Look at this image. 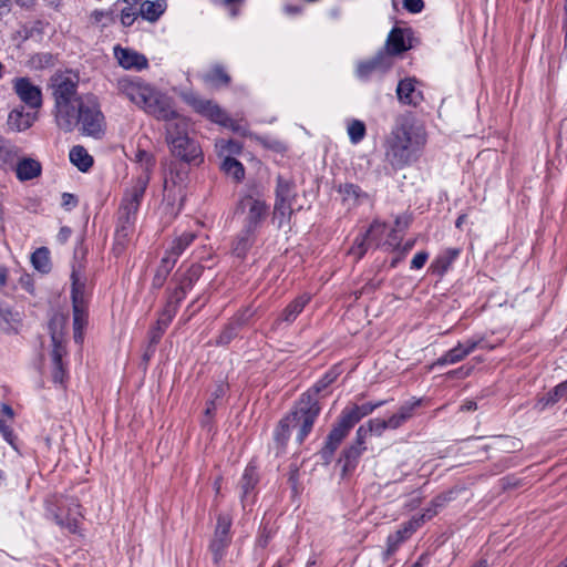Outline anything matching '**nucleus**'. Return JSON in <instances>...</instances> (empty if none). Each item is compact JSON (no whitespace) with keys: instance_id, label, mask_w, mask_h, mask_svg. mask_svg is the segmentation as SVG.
Returning a JSON list of instances; mask_svg holds the SVG:
<instances>
[{"instance_id":"774afa93","label":"nucleus","mask_w":567,"mask_h":567,"mask_svg":"<svg viewBox=\"0 0 567 567\" xmlns=\"http://www.w3.org/2000/svg\"><path fill=\"white\" fill-rule=\"evenodd\" d=\"M64 374H65V372H64L63 363H60V364L53 363L52 378H53L54 382L62 383L64 380Z\"/></svg>"},{"instance_id":"e2e57ef3","label":"nucleus","mask_w":567,"mask_h":567,"mask_svg":"<svg viewBox=\"0 0 567 567\" xmlns=\"http://www.w3.org/2000/svg\"><path fill=\"white\" fill-rule=\"evenodd\" d=\"M403 7L411 13H419L424 8L423 0H403Z\"/></svg>"},{"instance_id":"0eeeda50","label":"nucleus","mask_w":567,"mask_h":567,"mask_svg":"<svg viewBox=\"0 0 567 567\" xmlns=\"http://www.w3.org/2000/svg\"><path fill=\"white\" fill-rule=\"evenodd\" d=\"M72 279V305H73V337L76 343H82L84 329L89 321V299L85 292V282L79 270L73 268Z\"/></svg>"},{"instance_id":"de8ad7c7","label":"nucleus","mask_w":567,"mask_h":567,"mask_svg":"<svg viewBox=\"0 0 567 567\" xmlns=\"http://www.w3.org/2000/svg\"><path fill=\"white\" fill-rule=\"evenodd\" d=\"M221 168L225 171V173L231 175L236 181H241L244 178L245 169L243 164L231 156L225 157L221 164Z\"/></svg>"},{"instance_id":"f704fd0d","label":"nucleus","mask_w":567,"mask_h":567,"mask_svg":"<svg viewBox=\"0 0 567 567\" xmlns=\"http://www.w3.org/2000/svg\"><path fill=\"white\" fill-rule=\"evenodd\" d=\"M259 481L257 468L255 465L249 464L241 476L239 486L241 489V501L244 502L249 493L255 488Z\"/></svg>"},{"instance_id":"f8f14e48","label":"nucleus","mask_w":567,"mask_h":567,"mask_svg":"<svg viewBox=\"0 0 567 567\" xmlns=\"http://www.w3.org/2000/svg\"><path fill=\"white\" fill-rule=\"evenodd\" d=\"M230 516L224 514L218 515L214 537L209 545V550L213 555V560L215 564H219L223 560L226 554V549L230 544Z\"/></svg>"},{"instance_id":"aec40b11","label":"nucleus","mask_w":567,"mask_h":567,"mask_svg":"<svg viewBox=\"0 0 567 567\" xmlns=\"http://www.w3.org/2000/svg\"><path fill=\"white\" fill-rule=\"evenodd\" d=\"M114 56L118 64L126 70L134 69L141 71L146 69L148 65V61L145 55L132 49L122 48L120 45L114 48Z\"/></svg>"},{"instance_id":"7ed1b4c3","label":"nucleus","mask_w":567,"mask_h":567,"mask_svg":"<svg viewBox=\"0 0 567 567\" xmlns=\"http://www.w3.org/2000/svg\"><path fill=\"white\" fill-rule=\"evenodd\" d=\"M79 78L71 72H60L52 75L50 89L54 100L53 114L56 122L65 124L71 122V112L82 101L83 95L78 94Z\"/></svg>"},{"instance_id":"b1692460","label":"nucleus","mask_w":567,"mask_h":567,"mask_svg":"<svg viewBox=\"0 0 567 567\" xmlns=\"http://www.w3.org/2000/svg\"><path fill=\"white\" fill-rule=\"evenodd\" d=\"M13 171L18 181L28 182L38 178L42 174V165L35 158L19 156Z\"/></svg>"},{"instance_id":"0e129e2a","label":"nucleus","mask_w":567,"mask_h":567,"mask_svg":"<svg viewBox=\"0 0 567 567\" xmlns=\"http://www.w3.org/2000/svg\"><path fill=\"white\" fill-rule=\"evenodd\" d=\"M429 258V254L426 251H420L414 255V257L411 260V268L412 269H421L426 260Z\"/></svg>"},{"instance_id":"c9c22d12","label":"nucleus","mask_w":567,"mask_h":567,"mask_svg":"<svg viewBox=\"0 0 567 567\" xmlns=\"http://www.w3.org/2000/svg\"><path fill=\"white\" fill-rule=\"evenodd\" d=\"M148 181V176H138L131 188L125 192L123 199L140 205L146 190Z\"/></svg>"},{"instance_id":"c03bdc74","label":"nucleus","mask_w":567,"mask_h":567,"mask_svg":"<svg viewBox=\"0 0 567 567\" xmlns=\"http://www.w3.org/2000/svg\"><path fill=\"white\" fill-rule=\"evenodd\" d=\"M134 161L140 165L142 169V174L140 176L150 177V173L152 172L155 164L154 156L145 150L137 148L134 155Z\"/></svg>"},{"instance_id":"4468645a","label":"nucleus","mask_w":567,"mask_h":567,"mask_svg":"<svg viewBox=\"0 0 567 567\" xmlns=\"http://www.w3.org/2000/svg\"><path fill=\"white\" fill-rule=\"evenodd\" d=\"M13 90L19 99L30 109L39 110L42 106L41 89L33 84L29 78L14 79Z\"/></svg>"},{"instance_id":"338daca9","label":"nucleus","mask_w":567,"mask_h":567,"mask_svg":"<svg viewBox=\"0 0 567 567\" xmlns=\"http://www.w3.org/2000/svg\"><path fill=\"white\" fill-rule=\"evenodd\" d=\"M138 208H140V205L122 199V205H121L120 212L122 214L136 216Z\"/></svg>"},{"instance_id":"9d476101","label":"nucleus","mask_w":567,"mask_h":567,"mask_svg":"<svg viewBox=\"0 0 567 567\" xmlns=\"http://www.w3.org/2000/svg\"><path fill=\"white\" fill-rule=\"evenodd\" d=\"M239 209L245 213L244 228L257 233L268 215V205L260 197L244 196L239 202Z\"/></svg>"},{"instance_id":"6ab92c4d","label":"nucleus","mask_w":567,"mask_h":567,"mask_svg":"<svg viewBox=\"0 0 567 567\" xmlns=\"http://www.w3.org/2000/svg\"><path fill=\"white\" fill-rule=\"evenodd\" d=\"M38 116L35 112L25 111L24 106H17L12 109L7 118V127L10 132H24L29 130Z\"/></svg>"},{"instance_id":"69168bd1","label":"nucleus","mask_w":567,"mask_h":567,"mask_svg":"<svg viewBox=\"0 0 567 567\" xmlns=\"http://www.w3.org/2000/svg\"><path fill=\"white\" fill-rule=\"evenodd\" d=\"M370 435V429L361 425L355 433V445L364 446L365 439Z\"/></svg>"},{"instance_id":"5fc2aeb1","label":"nucleus","mask_w":567,"mask_h":567,"mask_svg":"<svg viewBox=\"0 0 567 567\" xmlns=\"http://www.w3.org/2000/svg\"><path fill=\"white\" fill-rule=\"evenodd\" d=\"M11 421H8L6 419H2V415L0 414V433L2 434L3 439L16 450L18 451V444H17V436L13 433V430L10 425Z\"/></svg>"},{"instance_id":"09e8293b","label":"nucleus","mask_w":567,"mask_h":567,"mask_svg":"<svg viewBox=\"0 0 567 567\" xmlns=\"http://www.w3.org/2000/svg\"><path fill=\"white\" fill-rule=\"evenodd\" d=\"M339 192L343 195L344 200H352L353 204L359 203L362 198H367V194L354 184L341 185Z\"/></svg>"},{"instance_id":"bb28decb","label":"nucleus","mask_w":567,"mask_h":567,"mask_svg":"<svg viewBox=\"0 0 567 567\" xmlns=\"http://www.w3.org/2000/svg\"><path fill=\"white\" fill-rule=\"evenodd\" d=\"M166 9V0H146L141 3L140 14L148 22H156L164 14Z\"/></svg>"},{"instance_id":"f3484780","label":"nucleus","mask_w":567,"mask_h":567,"mask_svg":"<svg viewBox=\"0 0 567 567\" xmlns=\"http://www.w3.org/2000/svg\"><path fill=\"white\" fill-rule=\"evenodd\" d=\"M393 64V60L388 53L380 51L368 61L360 62L357 66V75L361 80H368L373 74L386 72Z\"/></svg>"},{"instance_id":"680f3d73","label":"nucleus","mask_w":567,"mask_h":567,"mask_svg":"<svg viewBox=\"0 0 567 567\" xmlns=\"http://www.w3.org/2000/svg\"><path fill=\"white\" fill-rule=\"evenodd\" d=\"M411 224V217L409 215H400L395 218L393 233L405 231Z\"/></svg>"},{"instance_id":"a19ab883","label":"nucleus","mask_w":567,"mask_h":567,"mask_svg":"<svg viewBox=\"0 0 567 567\" xmlns=\"http://www.w3.org/2000/svg\"><path fill=\"white\" fill-rule=\"evenodd\" d=\"M33 267L42 274H47L51 269L50 251L47 247L38 248L31 256Z\"/></svg>"},{"instance_id":"393cba45","label":"nucleus","mask_w":567,"mask_h":567,"mask_svg":"<svg viewBox=\"0 0 567 567\" xmlns=\"http://www.w3.org/2000/svg\"><path fill=\"white\" fill-rule=\"evenodd\" d=\"M196 237L197 235L194 231H184L179 236L175 237L168 249L165 251V257L173 259L176 264L178 257L193 244Z\"/></svg>"},{"instance_id":"cd10ccee","label":"nucleus","mask_w":567,"mask_h":567,"mask_svg":"<svg viewBox=\"0 0 567 567\" xmlns=\"http://www.w3.org/2000/svg\"><path fill=\"white\" fill-rule=\"evenodd\" d=\"M420 404L421 400H413L400 406L399 411L388 419V425H390V429H399L408 422L413 416L414 410L420 406Z\"/></svg>"},{"instance_id":"e433bc0d","label":"nucleus","mask_w":567,"mask_h":567,"mask_svg":"<svg viewBox=\"0 0 567 567\" xmlns=\"http://www.w3.org/2000/svg\"><path fill=\"white\" fill-rule=\"evenodd\" d=\"M203 80L207 84L219 87L228 85L230 82V76L221 65L216 64L203 75Z\"/></svg>"},{"instance_id":"13d9d810","label":"nucleus","mask_w":567,"mask_h":567,"mask_svg":"<svg viewBox=\"0 0 567 567\" xmlns=\"http://www.w3.org/2000/svg\"><path fill=\"white\" fill-rule=\"evenodd\" d=\"M365 426L370 429V434L374 433L377 435H381L386 429H390L388 420L382 419H372L368 421Z\"/></svg>"},{"instance_id":"423d86ee","label":"nucleus","mask_w":567,"mask_h":567,"mask_svg":"<svg viewBox=\"0 0 567 567\" xmlns=\"http://www.w3.org/2000/svg\"><path fill=\"white\" fill-rule=\"evenodd\" d=\"M47 512L54 522L75 533L82 518L79 499L68 495H54L47 501Z\"/></svg>"},{"instance_id":"052dcab7","label":"nucleus","mask_w":567,"mask_h":567,"mask_svg":"<svg viewBox=\"0 0 567 567\" xmlns=\"http://www.w3.org/2000/svg\"><path fill=\"white\" fill-rule=\"evenodd\" d=\"M385 402L379 401L377 403H364L361 405L354 404L353 408L355 409L357 413L360 415V419L371 414L375 409L382 406Z\"/></svg>"},{"instance_id":"2f4dec72","label":"nucleus","mask_w":567,"mask_h":567,"mask_svg":"<svg viewBox=\"0 0 567 567\" xmlns=\"http://www.w3.org/2000/svg\"><path fill=\"white\" fill-rule=\"evenodd\" d=\"M70 162L81 172H87L93 165V157L85 147L81 145L73 146L69 153Z\"/></svg>"},{"instance_id":"6e6d98bb","label":"nucleus","mask_w":567,"mask_h":567,"mask_svg":"<svg viewBox=\"0 0 567 567\" xmlns=\"http://www.w3.org/2000/svg\"><path fill=\"white\" fill-rule=\"evenodd\" d=\"M138 17H141L140 8L125 6L121 10V17L120 18H121V23L124 27H131L136 21V19Z\"/></svg>"},{"instance_id":"7c9ffc66","label":"nucleus","mask_w":567,"mask_h":567,"mask_svg":"<svg viewBox=\"0 0 567 567\" xmlns=\"http://www.w3.org/2000/svg\"><path fill=\"white\" fill-rule=\"evenodd\" d=\"M311 296L309 293H302L293 299L282 311L281 320L286 322H292L301 313L303 308L310 301Z\"/></svg>"},{"instance_id":"8fccbe9b","label":"nucleus","mask_w":567,"mask_h":567,"mask_svg":"<svg viewBox=\"0 0 567 567\" xmlns=\"http://www.w3.org/2000/svg\"><path fill=\"white\" fill-rule=\"evenodd\" d=\"M348 135L352 144L360 143L365 136L364 123L359 120H352L348 124Z\"/></svg>"},{"instance_id":"9b49d317","label":"nucleus","mask_w":567,"mask_h":567,"mask_svg":"<svg viewBox=\"0 0 567 567\" xmlns=\"http://www.w3.org/2000/svg\"><path fill=\"white\" fill-rule=\"evenodd\" d=\"M142 109L157 120L167 122V124L177 122L178 118H185L176 112L174 102L169 96L154 89L152 90V96L147 99Z\"/></svg>"},{"instance_id":"864d4df0","label":"nucleus","mask_w":567,"mask_h":567,"mask_svg":"<svg viewBox=\"0 0 567 567\" xmlns=\"http://www.w3.org/2000/svg\"><path fill=\"white\" fill-rule=\"evenodd\" d=\"M360 415L357 413L355 409L352 406H347L339 417V422L343 424L346 427L351 430L359 421Z\"/></svg>"},{"instance_id":"bf43d9fd","label":"nucleus","mask_w":567,"mask_h":567,"mask_svg":"<svg viewBox=\"0 0 567 567\" xmlns=\"http://www.w3.org/2000/svg\"><path fill=\"white\" fill-rule=\"evenodd\" d=\"M216 146L219 147L221 152H227L229 154H237L240 152V144L234 140H218Z\"/></svg>"},{"instance_id":"4c0bfd02","label":"nucleus","mask_w":567,"mask_h":567,"mask_svg":"<svg viewBox=\"0 0 567 567\" xmlns=\"http://www.w3.org/2000/svg\"><path fill=\"white\" fill-rule=\"evenodd\" d=\"M19 321L18 313H12L9 307L0 303V332L10 333L17 331Z\"/></svg>"},{"instance_id":"79ce46f5","label":"nucleus","mask_w":567,"mask_h":567,"mask_svg":"<svg viewBox=\"0 0 567 567\" xmlns=\"http://www.w3.org/2000/svg\"><path fill=\"white\" fill-rule=\"evenodd\" d=\"M175 261L173 259H168L165 256L161 260V265L157 268V271L153 278V287L161 288L165 284L168 275L175 266Z\"/></svg>"},{"instance_id":"3c124183","label":"nucleus","mask_w":567,"mask_h":567,"mask_svg":"<svg viewBox=\"0 0 567 567\" xmlns=\"http://www.w3.org/2000/svg\"><path fill=\"white\" fill-rule=\"evenodd\" d=\"M51 339H52V343H53V349H52V353H51L52 361H53V363H56V364L63 363L62 359L66 354V350L63 344L62 337L59 336L55 331H52Z\"/></svg>"},{"instance_id":"ea45409f","label":"nucleus","mask_w":567,"mask_h":567,"mask_svg":"<svg viewBox=\"0 0 567 567\" xmlns=\"http://www.w3.org/2000/svg\"><path fill=\"white\" fill-rule=\"evenodd\" d=\"M567 396V380L556 385L551 391L546 393L538 400L537 406L544 410L548 405L557 403L563 398Z\"/></svg>"},{"instance_id":"412c9836","label":"nucleus","mask_w":567,"mask_h":567,"mask_svg":"<svg viewBox=\"0 0 567 567\" xmlns=\"http://www.w3.org/2000/svg\"><path fill=\"white\" fill-rule=\"evenodd\" d=\"M386 51L385 53L392 58V55L401 54L411 49L410 31L406 29L394 28L389 33L386 39Z\"/></svg>"},{"instance_id":"58836bf2","label":"nucleus","mask_w":567,"mask_h":567,"mask_svg":"<svg viewBox=\"0 0 567 567\" xmlns=\"http://www.w3.org/2000/svg\"><path fill=\"white\" fill-rule=\"evenodd\" d=\"M339 377L338 368H332L324 373V375L318 380L308 391L303 394H309L312 399H318V394L326 390L330 384H332L337 378Z\"/></svg>"},{"instance_id":"49530a36","label":"nucleus","mask_w":567,"mask_h":567,"mask_svg":"<svg viewBox=\"0 0 567 567\" xmlns=\"http://www.w3.org/2000/svg\"><path fill=\"white\" fill-rule=\"evenodd\" d=\"M467 355L463 348L457 343L454 348L446 351L442 357L436 360L437 365L455 364L464 360Z\"/></svg>"},{"instance_id":"c85d7f7f","label":"nucleus","mask_w":567,"mask_h":567,"mask_svg":"<svg viewBox=\"0 0 567 567\" xmlns=\"http://www.w3.org/2000/svg\"><path fill=\"white\" fill-rule=\"evenodd\" d=\"M461 249L458 248H446L444 249L432 262L431 268L433 272L442 276L444 275L455 259L460 256Z\"/></svg>"},{"instance_id":"20e7f679","label":"nucleus","mask_w":567,"mask_h":567,"mask_svg":"<svg viewBox=\"0 0 567 567\" xmlns=\"http://www.w3.org/2000/svg\"><path fill=\"white\" fill-rule=\"evenodd\" d=\"M166 142L174 156L187 163L198 164L203 161L200 146L188 136L187 118L166 125Z\"/></svg>"},{"instance_id":"39448f33","label":"nucleus","mask_w":567,"mask_h":567,"mask_svg":"<svg viewBox=\"0 0 567 567\" xmlns=\"http://www.w3.org/2000/svg\"><path fill=\"white\" fill-rule=\"evenodd\" d=\"M320 411L318 399H312L309 394H301L293 409L286 415L291 429H297L296 440L299 444L303 443L312 431Z\"/></svg>"},{"instance_id":"a18cd8bd","label":"nucleus","mask_w":567,"mask_h":567,"mask_svg":"<svg viewBox=\"0 0 567 567\" xmlns=\"http://www.w3.org/2000/svg\"><path fill=\"white\" fill-rule=\"evenodd\" d=\"M290 423L287 417H282L275 430V441L277 443L278 453L282 452L290 436Z\"/></svg>"},{"instance_id":"1a4fd4ad","label":"nucleus","mask_w":567,"mask_h":567,"mask_svg":"<svg viewBox=\"0 0 567 567\" xmlns=\"http://www.w3.org/2000/svg\"><path fill=\"white\" fill-rule=\"evenodd\" d=\"M117 93L128 99L138 107L145 105L147 99L152 96L153 87L136 76H122L115 82Z\"/></svg>"},{"instance_id":"dca6fc26","label":"nucleus","mask_w":567,"mask_h":567,"mask_svg":"<svg viewBox=\"0 0 567 567\" xmlns=\"http://www.w3.org/2000/svg\"><path fill=\"white\" fill-rule=\"evenodd\" d=\"M385 228L386 227L384 223L374 220L370 225L369 229L364 233V235L355 239L354 246L351 249V254L355 255L357 258H361L370 245L373 244L379 246L385 233Z\"/></svg>"},{"instance_id":"6e6552de","label":"nucleus","mask_w":567,"mask_h":567,"mask_svg":"<svg viewBox=\"0 0 567 567\" xmlns=\"http://www.w3.org/2000/svg\"><path fill=\"white\" fill-rule=\"evenodd\" d=\"M296 197L295 184L282 176L277 177L276 202L274 208V220H278L281 227L290 219L292 214V202Z\"/></svg>"},{"instance_id":"4d7b16f0","label":"nucleus","mask_w":567,"mask_h":567,"mask_svg":"<svg viewBox=\"0 0 567 567\" xmlns=\"http://www.w3.org/2000/svg\"><path fill=\"white\" fill-rule=\"evenodd\" d=\"M458 343L463 348V351L465 352L466 355L471 354L473 351H475L478 348L485 347L483 336L472 337V338L465 340L464 342H458Z\"/></svg>"},{"instance_id":"ddd939ff","label":"nucleus","mask_w":567,"mask_h":567,"mask_svg":"<svg viewBox=\"0 0 567 567\" xmlns=\"http://www.w3.org/2000/svg\"><path fill=\"white\" fill-rule=\"evenodd\" d=\"M183 100L188 104L196 113L207 117L215 123H227L226 112H224L215 102L212 100H205L194 92L183 93Z\"/></svg>"},{"instance_id":"c756f323","label":"nucleus","mask_w":567,"mask_h":567,"mask_svg":"<svg viewBox=\"0 0 567 567\" xmlns=\"http://www.w3.org/2000/svg\"><path fill=\"white\" fill-rule=\"evenodd\" d=\"M20 156V148L11 145L0 137V168L8 169L14 167Z\"/></svg>"},{"instance_id":"f257e3e1","label":"nucleus","mask_w":567,"mask_h":567,"mask_svg":"<svg viewBox=\"0 0 567 567\" xmlns=\"http://www.w3.org/2000/svg\"><path fill=\"white\" fill-rule=\"evenodd\" d=\"M424 144V130L404 122L396 126L388 138L385 159L392 167L402 168L416 159Z\"/></svg>"},{"instance_id":"4be33fe9","label":"nucleus","mask_w":567,"mask_h":567,"mask_svg":"<svg viewBox=\"0 0 567 567\" xmlns=\"http://www.w3.org/2000/svg\"><path fill=\"white\" fill-rule=\"evenodd\" d=\"M203 266L199 264H193L179 278L178 286L172 295V299L179 302L184 299L186 292L192 289L194 282H196L203 274Z\"/></svg>"},{"instance_id":"f03ea898","label":"nucleus","mask_w":567,"mask_h":567,"mask_svg":"<svg viewBox=\"0 0 567 567\" xmlns=\"http://www.w3.org/2000/svg\"><path fill=\"white\" fill-rule=\"evenodd\" d=\"M58 127L63 132H72L75 127L82 134L100 138L105 131V117L101 111L99 99L94 94H84L82 101L71 112V122L65 120L63 125L56 122Z\"/></svg>"},{"instance_id":"5701e85b","label":"nucleus","mask_w":567,"mask_h":567,"mask_svg":"<svg viewBox=\"0 0 567 567\" xmlns=\"http://www.w3.org/2000/svg\"><path fill=\"white\" fill-rule=\"evenodd\" d=\"M415 84L416 81L413 78H406L399 82L396 95L401 103L416 106L423 101V94Z\"/></svg>"},{"instance_id":"2eb2a0df","label":"nucleus","mask_w":567,"mask_h":567,"mask_svg":"<svg viewBox=\"0 0 567 567\" xmlns=\"http://www.w3.org/2000/svg\"><path fill=\"white\" fill-rule=\"evenodd\" d=\"M422 518H411L403 523L395 533L388 536L386 549L384 551L385 559L390 558L398 550L400 545L422 526Z\"/></svg>"},{"instance_id":"72a5a7b5","label":"nucleus","mask_w":567,"mask_h":567,"mask_svg":"<svg viewBox=\"0 0 567 567\" xmlns=\"http://www.w3.org/2000/svg\"><path fill=\"white\" fill-rule=\"evenodd\" d=\"M349 432L350 430L338 421L327 437L324 453L333 454Z\"/></svg>"},{"instance_id":"37998d69","label":"nucleus","mask_w":567,"mask_h":567,"mask_svg":"<svg viewBox=\"0 0 567 567\" xmlns=\"http://www.w3.org/2000/svg\"><path fill=\"white\" fill-rule=\"evenodd\" d=\"M365 446L351 445L343 452V472L353 471Z\"/></svg>"},{"instance_id":"a211bd4d","label":"nucleus","mask_w":567,"mask_h":567,"mask_svg":"<svg viewBox=\"0 0 567 567\" xmlns=\"http://www.w3.org/2000/svg\"><path fill=\"white\" fill-rule=\"evenodd\" d=\"M177 305L174 299L169 298L165 308L159 313L155 326L150 331V342L156 344L159 342L162 336L171 324L173 318L177 313Z\"/></svg>"},{"instance_id":"473e14b6","label":"nucleus","mask_w":567,"mask_h":567,"mask_svg":"<svg viewBox=\"0 0 567 567\" xmlns=\"http://www.w3.org/2000/svg\"><path fill=\"white\" fill-rule=\"evenodd\" d=\"M135 220L136 216L126 215L118 212V221L115 233V239L118 244H124L128 236L133 233Z\"/></svg>"},{"instance_id":"a878e982","label":"nucleus","mask_w":567,"mask_h":567,"mask_svg":"<svg viewBox=\"0 0 567 567\" xmlns=\"http://www.w3.org/2000/svg\"><path fill=\"white\" fill-rule=\"evenodd\" d=\"M255 239H256V233L243 227V229L236 236V238L233 243V247H231L233 254L238 258H245L248 250L254 245Z\"/></svg>"},{"instance_id":"603ef678","label":"nucleus","mask_w":567,"mask_h":567,"mask_svg":"<svg viewBox=\"0 0 567 567\" xmlns=\"http://www.w3.org/2000/svg\"><path fill=\"white\" fill-rule=\"evenodd\" d=\"M241 322L239 319L228 323L225 329L220 332L217 343L220 346L228 344L238 333V329Z\"/></svg>"}]
</instances>
